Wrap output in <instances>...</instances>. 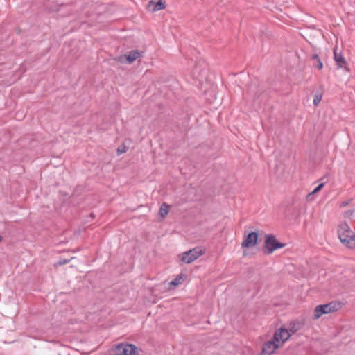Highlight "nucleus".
Instances as JSON below:
<instances>
[{"label":"nucleus","mask_w":355,"mask_h":355,"mask_svg":"<svg viewBox=\"0 0 355 355\" xmlns=\"http://www.w3.org/2000/svg\"><path fill=\"white\" fill-rule=\"evenodd\" d=\"M205 253V250L201 247H196L182 254L181 261L185 263H191Z\"/></svg>","instance_id":"obj_3"},{"label":"nucleus","mask_w":355,"mask_h":355,"mask_svg":"<svg viewBox=\"0 0 355 355\" xmlns=\"http://www.w3.org/2000/svg\"><path fill=\"white\" fill-rule=\"evenodd\" d=\"M337 232L338 237L346 235L347 234H352V230L349 226L345 222L338 225Z\"/></svg>","instance_id":"obj_12"},{"label":"nucleus","mask_w":355,"mask_h":355,"mask_svg":"<svg viewBox=\"0 0 355 355\" xmlns=\"http://www.w3.org/2000/svg\"><path fill=\"white\" fill-rule=\"evenodd\" d=\"M334 58L338 68H345L347 62L345 58L341 53H337L336 49L334 51Z\"/></svg>","instance_id":"obj_11"},{"label":"nucleus","mask_w":355,"mask_h":355,"mask_svg":"<svg viewBox=\"0 0 355 355\" xmlns=\"http://www.w3.org/2000/svg\"><path fill=\"white\" fill-rule=\"evenodd\" d=\"M302 327V324L300 322L294 320L289 323L288 328L287 329L290 331L291 335H293L300 330Z\"/></svg>","instance_id":"obj_13"},{"label":"nucleus","mask_w":355,"mask_h":355,"mask_svg":"<svg viewBox=\"0 0 355 355\" xmlns=\"http://www.w3.org/2000/svg\"><path fill=\"white\" fill-rule=\"evenodd\" d=\"M286 243L277 241L275 235L266 234L265 235V242L263 245V252L266 255L271 254L276 250L283 248Z\"/></svg>","instance_id":"obj_2"},{"label":"nucleus","mask_w":355,"mask_h":355,"mask_svg":"<svg viewBox=\"0 0 355 355\" xmlns=\"http://www.w3.org/2000/svg\"><path fill=\"white\" fill-rule=\"evenodd\" d=\"M278 348V343L274 340L272 338L271 340L267 341L263 344L261 355H271Z\"/></svg>","instance_id":"obj_6"},{"label":"nucleus","mask_w":355,"mask_h":355,"mask_svg":"<svg viewBox=\"0 0 355 355\" xmlns=\"http://www.w3.org/2000/svg\"><path fill=\"white\" fill-rule=\"evenodd\" d=\"M291 336V334L287 329L279 328L275 331L272 338H274V340L277 341V343H279L280 340H282V343H284L289 339Z\"/></svg>","instance_id":"obj_8"},{"label":"nucleus","mask_w":355,"mask_h":355,"mask_svg":"<svg viewBox=\"0 0 355 355\" xmlns=\"http://www.w3.org/2000/svg\"><path fill=\"white\" fill-rule=\"evenodd\" d=\"M3 239V237L1 236H0V242L2 241Z\"/></svg>","instance_id":"obj_23"},{"label":"nucleus","mask_w":355,"mask_h":355,"mask_svg":"<svg viewBox=\"0 0 355 355\" xmlns=\"http://www.w3.org/2000/svg\"><path fill=\"white\" fill-rule=\"evenodd\" d=\"M69 261H70V259H60L58 262L54 263V266L55 267L61 266L68 263Z\"/></svg>","instance_id":"obj_18"},{"label":"nucleus","mask_w":355,"mask_h":355,"mask_svg":"<svg viewBox=\"0 0 355 355\" xmlns=\"http://www.w3.org/2000/svg\"><path fill=\"white\" fill-rule=\"evenodd\" d=\"M259 239V233L252 232L244 236V239L241 243L242 248H253L257 245Z\"/></svg>","instance_id":"obj_4"},{"label":"nucleus","mask_w":355,"mask_h":355,"mask_svg":"<svg viewBox=\"0 0 355 355\" xmlns=\"http://www.w3.org/2000/svg\"><path fill=\"white\" fill-rule=\"evenodd\" d=\"M342 243L349 248H355V234L352 231V234H347L339 237Z\"/></svg>","instance_id":"obj_10"},{"label":"nucleus","mask_w":355,"mask_h":355,"mask_svg":"<svg viewBox=\"0 0 355 355\" xmlns=\"http://www.w3.org/2000/svg\"><path fill=\"white\" fill-rule=\"evenodd\" d=\"M137 347L132 344L121 343L118 345L115 349L116 355H135Z\"/></svg>","instance_id":"obj_5"},{"label":"nucleus","mask_w":355,"mask_h":355,"mask_svg":"<svg viewBox=\"0 0 355 355\" xmlns=\"http://www.w3.org/2000/svg\"><path fill=\"white\" fill-rule=\"evenodd\" d=\"M143 52H139L137 50H132L130 51L128 55H121L117 58V60L121 63L128 62V64L132 63L135 61L138 58L141 56V53Z\"/></svg>","instance_id":"obj_7"},{"label":"nucleus","mask_w":355,"mask_h":355,"mask_svg":"<svg viewBox=\"0 0 355 355\" xmlns=\"http://www.w3.org/2000/svg\"><path fill=\"white\" fill-rule=\"evenodd\" d=\"M127 150H128V147L125 145H121L117 148V154H118V155H120L122 153H126Z\"/></svg>","instance_id":"obj_20"},{"label":"nucleus","mask_w":355,"mask_h":355,"mask_svg":"<svg viewBox=\"0 0 355 355\" xmlns=\"http://www.w3.org/2000/svg\"><path fill=\"white\" fill-rule=\"evenodd\" d=\"M351 200H347V201H344V202H343L341 203V205H340V207H346V206H347V205L349 204V202H351Z\"/></svg>","instance_id":"obj_22"},{"label":"nucleus","mask_w":355,"mask_h":355,"mask_svg":"<svg viewBox=\"0 0 355 355\" xmlns=\"http://www.w3.org/2000/svg\"><path fill=\"white\" fill-rule=\"evenodd\" d=\"M183 279H184V275L180 274V275H178L177 277L175 278L173 280L170 282L169 285L171 286L175 287V286H178L180 284H181L182 282L183 281Z\"/></svg>","instance_id":"obj_15"},{"label":"nucleus","mask_w":355,"mask_h":355,"mask_svg":"<svg viewBox=\"0 0 355 355\" xmlns=\"http://www.w3.org/2000/svg\"><path fill=\"white\" fill-rule=\"evenodd\" d=\"M194 74H198V76H202V75L205 73V69H202L199 70L198 64H197L193 69Z\"/></svg>","instance_id":"obj_17"},{"label":"nucleus","mask_w":355,"mask_h":355,"mask_svg":"<svg viewBox=\"0 0 355 355\" xmlns=\"http://www.w3.org/2000/svg\"><path fill=\"white\" fill-rule=\"evenodd\" d=\"M342 307L341 303L338 301H332L327 304L318 305L314 309L313 318L319 319L322 315L334 313Z\"/></svg>","instance_id":"obj_1"},{"label":"nucleus","mask_w":355,"mask_h":355,"mask_svg":"<svg viewBox=\"0 0 355 355\" xmlns=\"http://www.w3.org/2000/svg\"><path fill=\"white\" fill-rule=\"evenodd\" d=\"M169 211V206L166 203H163L159 209V214L162 218L166 217Z\"/></svg>","instance_id":"obj_16"},{"label":"nucleus","mask_w":355,"mask_h":355,"mask_svg":"<svg viewBox=\"0 0 355 355\" xmlns=\"http://www.w3.org/2000/svg\"><path fill=\"white\" fill-rule=\"evenodd\" d=\"M165 8L166 2L162 0H150L147 5L148 10L152 12L161 10Z\"/></svg>","instance_id":"obj_9"},{"label":"nucleus","mask_w":355,"mask_h":355,"mask_svg":"<svg viewBox=\"0 0 355 355\" xmlns=\"http://www.w3.org/2000/svg\"><path fill=\"white\" fill-rule=\"evenodd\" d=\"M311 60L312 61L313 67H315L319 70H321L323 68V64L317 53H314L311 56Z\"/></svg>","instance_id":"obj_14"},{"label":"nucleus","mask_w":355,"mask_h":355,"mask_svg":"<svg viewBox=\"0 0 355 355\" xmlns=\"http://www.w3.org/2000/svg\"><path fill=\"white\" fill-rule=\"evenodd\" d=\"M322 100V94H315V96H314V98H313V103L314 105H318L320 102Z\"/></svg>","instance_id":"obj_21"},{"label":"nucleus","mask_w":355,"mask_h":355,"mask_svg":"<svg viewBox=\"0 0 355 355\" xmlns=\"http://www.w3.org/2000/svg\"><path fill=\"white\" fill-rule=\"evenodd\" d=\"M324 183H323V182H322V183L319 184H318V186H317V187L313 189V191L311 193H309L308 197H309V196H311L312 194H314V193H316L319 192V191H320V190L324 187Z\"/></svg>","instance_id":"obj_19"}]
</instances>
